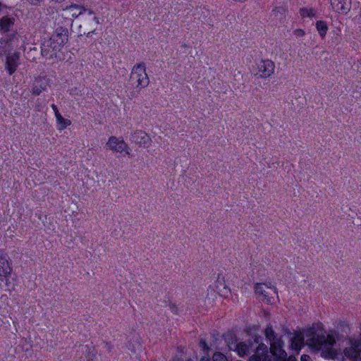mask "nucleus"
Segmentation results:
<instances>
[{
  "label": "nucleus",
  "mask_w": 361,
  "mask_h": 361,
  "mask_svg": "<svg viewBox=\"0 0 361 361\" xmlns=\"http://www.w3.org/2000/svg\"><path fill=\"white\" fill-rule=\"evenodd\" d=\"M316 28L319 34V35L324 38L328 30L327 23L324 20H318L316 23Z\"/></svg>",
  "instance_id": "21"
},
{
  "label": "nucleus",
  "mask_w": 361,
  "mask_h": 361,
  "mask_svg": "<svg viewBox=\"0 0 361 361\" xmlns=\"http://www.w3.org/2000/svg\"><path fill=\"white\" fill-rule=\"evenodd\" d=\"M249 361H275L268 354V348L266 345L262 344L256 348V355H252Z\"/></svg>",
  "instance_id": "15"
},
{
  "label": "nucleus",
  "mask_w": 361,
  "mask_h": 361,
  "mask_svg": "<svg viewBox=\"0 0 361 361\" xmlns=\"http://www.w3.org/2000/svg\"><path fill=\"white\" fill-rule=\"evenodd\" d=\"M213 361H228L227 357L220 352H216L212 357Z\"/></svg>",
  "instance_id": "24"
},
{
  "label": "nucleus",
  "mask_w": 361,
  "mask_h": 361,
  "mask_svg": "<svg viewBox=\"0 0 361 361\" xmlns=\"http://www.w3.org/2000/svg\"><path fill=\"white\" fill-rule=\"evenodd\" d=\"M48 84L47 81L42 77H38L32 86V93L34 95H39L42 92L46 91Z\"/></svg>",
  "instance_id": "17"
},
{
  "label": "nucleus",
  "mask_w": 361,
  "mask_h": 361,
  "mask_svg": "<svg viewBox=\"0 0 361 361\" xmlns=\"http://www.w3.org/2000/svg\"><path fill=\"white\" fill-rule=\"evenodd\" d=\"M15 19L8 16H4L0 19V31L6 32L11 30L14 25Z\"/></svg>",
  "instance_id": "18"
},
{
  "label": "nucleus",
  "mask_w": 361,
  "mask_h": 361,
  "mask_svg": "<svg viewBox=\"0 0 361 361\" xmlns=\"http://www.w3.org/2000/svg\"><path fill=\"white\" fill-rule=\"evenodd\" d=\"M35 109H36L37 111H40V110H41V109H40L39 105L36 104V106H35Z\"/></svg>",
  "instance_id": "36"
},
{
  "label": "nucleus",
  "mask_w": 361,
  "mask_h": 361,
  "mask_svg": "<svg viewBox=\"0 0 361 361\" xmlns=\"http://www.w3.org/2000/svg\"><path fill=\"white\" fill-rule=\"evenodd\" d=\"M200 346L203 350L204 354H207L208 353V352L209 350V348L207 342L204 340H201L200 341Z\"/></svg>",
  "instance_id": "25"
},
{
  "label": "nucleus",
  "mask_w": 361,
  "mask_h": 361,
  "mask_svg": "<svg viewBox=\"0 0 361 361\" xmlns=\"http://www.w3.org/2000/svg\"><path fill=\"white\" fill-rule=\"evenodd\" d=\"M132 142L138 145L140 147H148L151 143L149 136L143 130H137L132 132L130 136Z\"/></svg>",
  "instance_id": "13"
},
{
  "label": "nucleus",
  "mask_w": 361,
  "mask_h": 361,
  "mask_svg": "<svg viewBox=\"0 0 361 361\" xmlns=\"http://www.w3.org/2000/svg\"><path fill=\"white\" fill-rule=\"evenodd\" d=\"M56 45V44L53 43L49 39L45 40L41 46V54L42 56L49 59L56 58L57 53L61 49Z\"/></svg>",
  "instance_id": "10"
},
{
  "label": "nucleus",
  "mask_w": 361,
  "mask_h": 361,
  "mask_svg": "<svg viewBox=\"0 0 361 361\" xmlns=\"http://www.w3.org/2000/svg\"><path fill=\"white\" fill-rule=\"evenodd\" d=\"M170 309L173 313H177V307L175 305H170Z\"/></svg>",
  "instance_id": "30"
},
{
  "label": "nucleus",
  "mask_w": 361,
  "mask_h": 361,
  "mask_svg": "<svg viewBox=\"0 0 361 361\" xmlns=\"http://www.w3.org/2000/svg\"><path fill=\"white\" fill-rule=\"evenodd\" d=\"M331 5L336 12L346 13L350 7L344 0H331Z\"/></svg>",
  "instance_id": "19"
},
{
  "label": "nucleus",
  "mask_w": 361,
  "mask_h": 361,
  "mask_svg": "<svg viewBox=\"0 0 361 361\" xmlns=\"http://www.w3.org/2000/svg\"><path fill=\"white\" fill-rule=\"evenodd\" d=\"M336 341L332 335H326L325 332L317 331L314 329H308L303 332H296L290 338V347L297 353L305 343L314 351H321L323 357H333L335 352L333 346Z\"/></svg>",
  "instance_id": "1"
},
{
  "label": "nucleus",
  "mask_w": 361,
  "mask_h": 361,
  "mask_svg": "<svg viewBox=\"0 0 361 361\" xmlns=\"http://www.w3.org/2000/svg\"><path fill=\"white\" fill-rule=\"evenodd\" d=\"M130 80L132 85H135L137 92L148 86L149 79L146 73V67L144 63H137L133 67Z\"/></svg>",
  "instance_id": "4"
},
{
  "label": "nucleus",
  "mask_w": 361,
  "mask_h": 361,
  "mask_svg": "<svg viewBox=\"0 0 361 361\" xmlns=\"http://www.w3.org/2000/svg\"><path fill=\"white\" fill-rule=\"evenodd\" d=\"M201 361H212L210 357L208 356H204L201 358Z\"/></svg>",
  "instance_id": "32"
},
{
  "label": "nucleus",
  "mask_w": 361,
  "mask_h": 361,
  "mask_svg": "<svg viewBox=\"0 0 361 361\" xmlns=\"http://www.w3.org/2000/svg\"><path fill=\"white\" fill-rule=\"evenodd\" d=\"M360 361H361V358H360Z\"/></svg>",
  "instance_id": "37"
},
{
  "label": "nucleus",
  "mask_w": 361,
  "mask_h": 361,
  "mask_svg": "<svg viewBox=\"0 0 361 361\" xmlns=\"http://www.w3.org/2000/svg\"><path fill=\"white\" fill-rule=\"evenodd\" d=\"M52 1L56 2V3H61V2L65 1L66 0H52Z\"/></svg>",
  "instance_id": "35"
},
{
  "label": "nucleus",
  "mask_w": 361,
  "mask_h": 361,
  "mask_svg": "<svg viewBox=\"0 0 361 361\" xmlns=\"http://www.w3.org/2000/svg\"><path fill=\"white\" fill-rule=\"evenodd\" d=\"M49 39L53 43L56 44V46L61 49L68 39V29L62 26L56 27L54 34Z\"/></svg>",
  "instance_id": "8"
},
{
  "label": "nucleus",
  "mask_w": 361,
  "mask_h": 361,
  "mask_svg": "<svg viewBox=\"0 0 361 361\" xmlns=\"http://www.w3.org/2000/svg\"><path fill=\"white\" fill-rule=\"evenodd\" d=\"M106 148L120 154L126 152V154L128 155L130 154V151L123 139L116 136H111L109 138V140L106 144Z\"/></svg>",
  "instance_id": "5"
},
{
  "label": "nucleus",
  "mask_w": 361,
  "mask_h": 361,
  "mask_svg": "<svg viewBox=\"0 0 361 361\" xmlns=\"http://www.w3.org/2000/svg\"><path fill=\"white\" fill-rule=\"evenodd\" d=\"M200 346L203 350L204 354H207L208 353V352L209 350V348L207 342L204 340H201L200 341Z\"/></svg>",
  "instance_id": "26"
},
{
  "label": "nucleus",
  "mask_w": 361,
  "mask_h": 361,
  "mask_svg": "<svg viewBox=\"0 0 361 361\" xmlns=\"http://www.w3.org/2000/svg\"><path fill=\"white\" fill-rule=\"evenodd\" d=\"M255 291L256 293L262 295L264 300L267 302H272V294H277L276 288L274 286H269L264 283H256L255 285Z\"/></svg>",
  "instance_id": "9"
},
{
  "label": "nucleus",
  "mask_w": 361,
  "mask_h": 361,
  "mask_svg": "<svg viewBox=\"0 0 361 361\" xmlns=\"http://www.w3.org/2000/svg\"><path fill=\"white\" fill-rule=\"evenodd\" d=\"M270 351L276 357V359L271 358L272 360L282 361V360H286L287 357V353L283 349L281 340L270 343Z\"/></svg>",
  "instance_id": "14"
},
{
  "label": "nucleus",
  "mask_w": 361,
  "mask_h": 361,
  "mask_svg": "<svg viewBox=\"0 0 361 361\" xmlns=\"http://www.w3.org/2000/svg\"><path fill=\"white\" fill-rule=\"evenodd\" d=\"M282 361H296V360L290 356L288 360L286 358V360H282Z\"/></svg>",
  "instance_id": "33"
},
{
  "label": "nucleus",
  "mask_w": 361,
  "mask_h": 361,
  "mask_svg": "<svg viewBox=\"0 0 361 361\" xmlns=\"http://www.w3.org/2000/svg\"><path fill=\"white\" fill-rule=\"evenodd\" d=\"M63 11L66 16H71L74 18H76L82 14L87 13L88 16H92L94 14V12L92 10L87 9L83 6L76 4L67 6L65 8H63Z\"/></svg>",
  "instance_id": "12"
},
{
  "label": "nucleus",
  "mask_w": 361,
  "mask_h": 361,
  "mask_svg": "<svg viewBox=\"0 0 361 361\" xmlns=\"http://www.w3.org/2000/svg\"><path fill=\"white\" fill-rule=\"evenodd\" d=\"M104 347L106 348L108 352H109V353L111 352V345H110L109 343H106L105 345H104Z\"/></svg>",
  "instance_id": "31"
},
{
  "label": "nucleus",
  "mask_w": 361,
  "mask_h": 361,
  "mask_svg": "<svg viewBox=\"0 0 361 361\" xmlns=\"http://www.w3.org/2000/svg\"><path fill=\"white\" fill-rule=\"evenodd\" d=\"M300 361H311V357L307 355H302Z\"/></svg>",
  "instance_id": "29"
},
{
  "label": "nucleus",
  "mask_w": 361,
  "mask_h": 361,
  "mask_svg": "<svg viewBox=\"0 0 361 361\" xmlns=\"http://www.w3.org/2000/svg\"><path fill=\"white\" fill-rule=\"evenodd\" d=\"M294 35L297 37H302L305 35V31L302 29H296L295 31H294Z\"/></svg>",
  "instance_id": "27"
},
{
  "label": "nucleus",
  "mask_w": 361,
  "mask_h": 361,
  "mask_svg": "<svg viewBox=\"0 0 361 361\" xmlns=\"http://www.w3.org/2000/svg\"><path fill=\"white\" fill-rule=\"evenodd\" d=\"M24 43L23 37L17 32L12 33L0 39V58L18 49Z\"/></svg>",
  "instance_id": "3"
},
{
  "label": "nucleus",
  "mask_w": 361,
  "mask_h": 361,
  "mask_svg": "<svg viewBox=\"0 0 361 361\" xmlns=\"http://www.w3.org/2000/svg\"><path fill=\"white\" fill-rule=\"evenodd\" d=\"M93 20L96 22L97 24L99 23V18L97 17L94 16L93 18Z\"/></svg>",
  "instance_id": "34"
},
{
  "label": "nucleus",
  "mask_w": 361,
  "mask_h": 361,
  "mask_svg": "<svg viewBox=\"0 0 361 361\" xmlns=\"http://www.w3.org/2000/svg\"><path fill=\"white\" fill-rule=\"evenodd\" d=\"M6 56L5 70L9 75H13L18 69L20 65V53L16 49Z\"/></svg>",
  "instance_id": "7"
},
{
  "label": "nucleus",
  "mask_w": 361,
  "mask_h": 361,
  "mask_svg": "<svg viewBox=\"0 0 361 361\" xmlns=\"http://www.w3.org/2000/svg\"><path fill=\"white\" fill-rule=\"evenodd\" d=\"M256 66L257 72L255 75L261 78H269L274 73L275 64L271 60H261L256 63Z\"/></svg>",
  "instance_id": "6"
},
{
  "label": "nucleus",
  "mask_w": 361,
  "mask_h": 361,
  "mask_svg": "<svg viewBox=\"0 0 361 361\" xmlns=\"http://www.w3.org/2000/svg\"><path fill=\"white\" fill-rule=\"evenodd\" d=\"M26 2L29 3L31 5H38L43 0H25Z\"/></svg>",
  "instance_id": "28"
},
{
  "label": "nucleus",
  "mask_w": 361,
  "mask_h": 361,
  "mask_svg": "<svg viewBox=\"0 0 361 361\" xmlns=\"http://www.w3.org/2000/svg\"><path fill=\"white\" fill-rule=\"evenodd\" d=\"M11 272L12 268L9 265L6 255L0 250V276L8 279Z\"/></svg>",
  "instance_id": "16"
},
{
  "label": "nucleus",
  "mask_w": 361,
  "mask_h": 361,
  "mask_svg": "<svg viewBox=\"0 0 361 361\" xmlns=\"http://www.w3.org/2000/svg\"><path fill=\"white\" fill-rule=\"evenodd\" d=\"M344 353L348 357L358 361L361 358V337L350 340V347L345 348Z\"/></svg>",
  "instance_id": "11"
},
{
  "label": "nucleus",
  "mask_w": 361,
  "mask_h": 361,
  "mask_svg": "<svg viewBox=\"0 0 361 361\" xmlns=\"http://www.w3.org/2000/svg\"><path fill=\"white\" fill-rule=\"evenodd\" d=\"M300 14L302 18H312L315 16L316 11L313 8H301L300 9Z\"/></svg>",
  "instance_id": "23"
},
{
  "label": "nucleus",
  "mask_w": 361,
  "mask_h": 361,
  "mask_svg": "<svg viewBox=\"0 0 361 361\" xmlns=\"http://www.w3.org/2000/svg\"><path fill=\"white\" fill-rule=\"evenodd\" d=\"M260 340L259 337L255 336L247 341L238 342L237 337L232 334L226 336L225 338L229 350L235 351L240 357H243L251 352L256 355V348L262 344Z\"/></svg>",
  "instance_id": "2"
},
{
  "label": "nucleus",
  "mask_w": 361,
  "mask_h": 361,
  "mask_svg": "<svg viewBox=\"0 0 361 361\" xmlns=\"http://www.w3.org/2000/svg\"><path fill=\"white\" fill-rule=\"evenodd\" d=\"M264 333L266 338L269 341L270 343L279 340L276 338V335L274 331L272 329L271 326H267Z\"/></svg>",
  "instance_id": "22"
},
{
  "label": "nucleus",
  "mask_w": 361,
  "mask_h": 361,
  "mask_svg": "<svg viewBox=\"0 0 361 361\" xmlns=\"http://www.w3.org/2000/svg\"><path fill=\"white\" fill-rule=\"evenodd\" d=\"M51 109H53V111L54 112L55 117L56 118L57 123L61 125V129L66 128L68 126H69L71 124V121H70L65 119L61 115V114L59 113V109H58V108H57L56 104H52L51 105Z\"/></svg>",
  "instance_id": "20"
}]
</instances>
